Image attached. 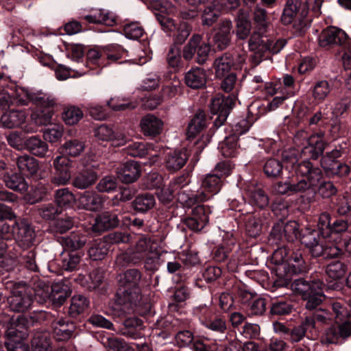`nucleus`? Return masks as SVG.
<instances>
[{"label":"nucleus","instance_id":"obj_1","mask_svg":"<svg viewBox=\"0 0 351 351\" xmlns=\"http://www.w3.org/2000/svg\"><path fill=\"white\" fill-rule=\"evenodd\" d=\"M333 319L336 326H331L324 330L321 337L322 345L341 344L351 336V306L335 302L332 304Z\"/></svg>","mask_w":351,"mask_h":351},{"label":"nucleus","instance_id":"obj_2","mask_svg":"<svg viewBox=\"0 0 351 351\" xmlns=\"http://www.w3.org/2000/svg\"><path fill=\"white\" fill-rule=\"evenodd\" d=\"M142 273L138 269L125 270L118 276L119 288L116 294V303L132 308L137 305L141 299L139 284Z\"/></svg>","mask_w":351,"mask_h":351},{"label":"nucleus","instance_id":"obj_3","mask_svg":"<svg viewBox=\"0 0 351 351\" xmlns=\"http://www.w3.org/2000/svg\"><path fill=\"white\" fill-rule=\"evenodd\" d=\"M130 242L132 243L127 251L117 257V261L122 265L130 263L138 264L156 250L154 241L151 237L145 234L132 235Z\"/></svg>","mask_w":351,"mask_h":351},{"label":"nucleus","instance_id":"obj_4","mask_svg":"<svg viewBox=\"0 0 351 351\" xmlns=\"http://www.w3.org/2000/svg\"><path fill=\"white\" fill-rule=\"evenodd\" d=\"M5 288L10 291L7 301L10 311L24 313L30 309L33 304V289L23 282L8 281Z\"/></svg>","mask_w":351,"mask_h":351},{"label":"nucleus","instance_id":"obj_5","mask_svg":"<svg viewBox=\"0 0 351 351\" xmlns=\"http://www.w3.org/2000/svg\"><path fill=\"white\" fill-rule=\"evenodd\" d=\"M300 242L308 249L314 257L332 258L341 254V250L338 247L332 243H326L316 230L310 228H306L305 232L302 234Z\"/></svg>","mask_w":351,"mask_h":351},{"label":"nucleus","instance_id":"obj_6","mask_svg":"<svg viewBox=\"0 0 351 351\" xmlns=\"http://www.w3.org/2000/svg\"><path fill=\"white\" fill-rule=\"evenodd\" d=\"M293 170L298 182L306 183L304 193L318 185L323 178L322 170L308 160H304L293 165Z\"/></svg>","mask_w":351,"mask_h":351},{"label":"nucleus","instance_id":"obj_7","mask_svg":"<svg viewBox=\"0 0 351 351\" xmlns=\"http://www.w3.org/2000/svg\"><path fill=\"white\" fill-rule=\"evenodd\" d=\"M156 19L162 30L169 36H172L177 44H182L191 32V26L186 22L176 21L168 15L157 14Z\"/></svg>","mask_w":351,"mask_h":351},{"label":"nucleus","instance_id":"obj_8","mask_svg":"<svg viewBox=\"0 0 351 351\" xmlns=\"http://www.w3.org/2000/svg\"><path fill=\"white\" fill-rule=\"evenodd\" d=\"M318 44L326 49L340 46L343 49L351 51V39L345 31L335 26L328 27L321 32L318 36Z\"/></svg>","mask_w":351,"mask_h":351},{"label":"nucleus","instance_id":"obj_9","mask_svg":"<svg viewBox=\"0 0 351 351\" xmlns=\"http://www.w3.org/2000/svg\"><path fill=\"white\" fill-rule=\"evenodd\" d=\"M32 93L22 87L12 84L5 89L0 90V108H6L10 105L25 106L31 102Z\"/></svg>","mask_w":351,"mask_h":351},{"label":"nucleus","instance_id":"obj_10","mask_svg":"<svg viewBox=\"0 0 351 351\" xmlns=\"http://www.w3.org/2000/svg\"><path fill=\"white\" fill-rule=\"evenodd\" d=\"M12 233L18 246L23 250L34 245L36 239L35 231L26 219L16 220L12 225Z\"/></svg>","mask_w":351,"mask_h":351},{"label":"nucleus","instance_id":"obj_11","mask_svg":"<svg viewBox=\"0 0 351 351\" xmlns=\"http://www.w3.org/2000/svg\"><path fill=\"white\" fill-rule=\"evenodd\" d=\"M300 234L299 224L291 221L285 224L283 228L280 225L274 226L269 235L271 244L280 245L287 241L289 244L298 239Z\"/></svg>","mask_w":351,"mask_h":351},{"label":"nucleus","instance_id":"obj_12","mask_svg":"<svg viewBox=\"0 0 351 351\" xmlns=\"http://www.w3.org/2000/svg\"><path fill=\"white\" fill-rule=\"evenodd\" d=\"M235 96L233 95L224 97L217 95L212 99L210 110L212 114L217 117L214 121L216 127H220L226 121L231 109L233 108L235 101Z\"/></svg>","mask_w":351,"mask_h":351},{"label":"nucleus","instance_id":"obj_13","mask_svg":"<svg viewBox=\"0 0 351 351\" xmlns=\"http://www.w3.org/2000/svg\"><path fill=\"white\" fill-rule=\"evenodd\" d=\"M80 21L90 24H102L113 26L117 22V16L114 13L106 9L92 8L84 11L79 16Z\"/></svg>","mask_w":351,"mask_h":351},{"label":"nucleus","instance_id":"obj_14","mask_svg":"<svg viewBox=\"0 0 351 351\" xmlns=\"http://www.w3.org/2000/svg\"><path fill=\"white\" fill-rule=\"evenodd\" d=\"M56 174L51 182L56 186L66 185L71 179V161L65 156H58L53 160Z\"/></svg>","mask_w":351,"mask_h":351},{"label":"nucleus","instance_id":"obj_15","mask_svg":"<svg viewBox=\"0 0 351 351\" xmlns=\"http://www.w3.org/2000/svg\"><path fill=\"white\" fill-rule=\"evenodd\" d=\"M210 208L204 205H197L192 210L191 217L184 220V225L194 232L201 231L208 223Z\"/></svg>","mask_w":351,"mask_h":351},{"label":"nucleus","instance_id":"obj_16","mask_svg":"<svg viewBox=\"0 0 351 351\" xmlns=\"http://www.w3.org/2000/svg\"><path fill=\"white\" fill-rule=\"evenodd\" d=\"M307 266L302 257V253L300 250H293V247L290 250V254L287 259V270L285 273L284 278L285 282L281 284L280 282L276 281L275 284L277 286H283L291 280L290 276L292 274H298L306 272Z\"/></svg>","mask_w":351,"mask_h":351},{"label":"nucleus","instance_id":"obj_17","mask_svg":"<svg viewBox=\"0 0 351 351\" xmlns=\"http://www.w3.org/2000/svg\"><path fill=\"white\" fill-rule=\"evenodd\" d=\"M324 135V132H319L308 138L301 148L302 156L306 158L317 159L325 149V143L322 140Z\"/></svg>","mask_w":351,"mask_h":351},{"label":"nucleus","instance_id":"obj_18","mask_svg":"<svg viewBox=\"0 0 351 351\" xmlns=\"http://www.w3.org/2000/svg\"><path fill=\"white\" fill-rule=\"evenodd\" d=\"M301 0H287L284 8L281 20L284 24L291 23L295 16H298L300 20L299 27L297 29L298 34H302L304 32L307 26V23L304 19L301 17Z\"/></svg>","mask_w":351,"mask_h":351},{"label":"nucleus","instance_id":"obj_19","mask_svg":"<svg viewBox=\"0 0 351 351\" xmlns=\"http://www.w3.org/2000/svg\"><path fill=\"white\" fill-rule=\"evenodd\" d=\"M162 149L160 146L154 143L134 142L125 147V152L132 157L143 158L147 155L151 157H158Z\"/></svg>","mask_w":351,"mask_h":351},{"label":"nucleus","instance_id":"obj_20","mask_svg":"<svg viewBox=\"0 0 351 351\" xmlns=\"http://www.w3.org/2000/svg\"><path fill=\"white\" fill-rule=\"evenodd\" d=\"M79 206L89 211H99L105 202V198L95 191H86L78 198Z\"/></svg>","mask_w":351,"mask_h":351},{"label":"nucleus","instance_id":"obj_21","mask_svg":"<svg viewBox=\"0 0 351 351\" xmlns=\"http://www.w3.org/2000/svg\"><path fill=\"white\" fill-rule=\"evenodd\" d=\"M118 178L123 183L135 182L141 176V165L135 161L127 162L117 168Z\"/></svg>","mask_w":351,"mask_h":351},{"label":"nucleus","instance_id":"obj_22","mask_svg":"<svg viewBox=\"0 0 351 351\" xmlns=\"http://www.w3.org/2000/svg\"><path fill=\"white\" fill-rule=\"evenodd\" d=\"M293 243L282 245L278 247L273 253L271 257V262L276 265V271L277 276L280 278H283L285 273L287 270V264L289 255L290 254V249L293 247Z\"/></svg>","mask_w":351,"mask_h":351},{"label":"nucleus","instance_id":"obj_23","mask_svg":"<svg viewBox=\"0 0 351 351\" xmlns=\"http://www.w3.org/2000/svg\"><path fill=\"white\" fill-rule=\"evenodd\" d=\"M140 127L145 136L154 137L162 132L163 122L155 115L147 114L142 117Z\"/></svg>","mask_w":351,"mask_h":351},{"label":"nucleus","instance_id":"obj_24","mask_svg":"<svg viewBox=\"0 0 351 351\" xmlns=\"http://www.w3.org/2000/svg\"><path fill=\"white\" fill-rule=\"evenodd\" d=\"M306 183L302 181L298 182L293 176L285 181L278 182L274 185V191L280 195H291L304 193Z\"/></svg>","mask_w":351,"mask_h":351},{"label":"nucleus","instance_id":"obj_25","mask_svg":"<svg viewBox=\"0 0 351 351\" xmlns=\"http://www.w3.org/2000/svg\"><path fill=\"white\" fill-rule=\"evenodd\" d=\"M28 320L24 315H19L16 319H12L5 335L6 338L25 339L27 335Z\"/></svg>","mask_w":351,"mask_h":351},{"label":"nucleus","instance_id":"obj_26","mask_svg":"<svg viewBox=\"0 0 351 351\" xmlns=\"http://www.w3.org/2000/svg\"><path fill=\"white\" fill-rule=\"evenodd\" d=\"M52 329L57 341H66L72 337L75 326L72 322L58 319L52 322Z\"/></svg>","mask_w":351,"mask_h":351},{"label":"nucleus","instance_id":"obj_27","mask_svg":"<svg viewBox=\"0 0 351 351\" xmlns=\"http://www.w3.org/2000/svg\"><path fill=\"white\" fill-rule=\"evenodd\" d=\"M325 285L319 280H313V290L304 296L306 301V308L313 310L317 308L324 300L325 295L323 292Z\"/></svg>","mask_w":351,"mask_h":351},{"label":"nucleus","instance_id":"obj_28","mask_svg":"<svg viewBox=\"0 0 351 351\" xmlns=\"http://www.w3.org/2000/svg\"><path fill=\"white\" fill-rule=\"evenodd\" d=\"M57 241L64 250L77 252V250L84 246L87 239L85 235L73 232L69 235L57 237Z\"/></svg>","mask_w":351,"mask_h":351},{"label":"nucleus","instance_id":"obj_29","mask_svg":"<svg viewBox=\"0 0 351 351\" xmlns=\"http://www.w3.org/2000/svg\"><path fill=\"white\" fill-rule=\"evenodd\" d=\"M222 182L220 176L214 173H208L201 180L200 191L209 196V199L221 190Z\"/></svg>","mask_w":351,"mask_h":351},{"label":"nucleus","instance_id":"obj_30","mask_svg":"<svg viewBox=\"0 0 351 351\" xmlns=\"http://www.w3.org/2000/svg\"><path fill=\"white\" fill-rule=\"evenodd\" d=\"M17 167L21 173L27 176H33L39 169L38 161L28 154L18 156L15 158Z\"/></svg>","mask_w":351,"mask_h":351},{"label":"nucleus","instance_id":"obj_31","mask_svg":"<svg viewBox=\"0 0 351 351\" xmlns=\"http://www.w3.org/2000/svg\"><path fill=\"white\" fill-rule=\"evenodd\" d=\"M27 116V112L24 110H10L1 115V123L7 128H18L25 122Z\"/></svg>","mask_w":351,"mask_h":351},{"label":"nucleus","instance_id":"obj_32","mask_svg":"<svg viewBox=\"0 0 351 351\" xmlns=\"http://www.w3.org/2000/svg\"><path fill=\"white\" fill-rule=\"evenodd\" d=\"M189 156L184 150L170 151L165 158V164L169 171H178L186 164Z\"/></svg>","mask_w":351,"mask_h":351},{"label":"nucleus","instance_id":"obj_33","mask_svg":"<svg viewBox=\"0 0 351 351\" xmlns=\"http://www.w3.org/2000/svg\"><path fill=\"white\" fill-rule=\"evenodd\" d=\"M209 199V196L204 192L197 191L193 194L190 191H186L180 188L178 193V200L185 207H192L195 204L202 203Z\"/></svg>","mask_w":351,"mask_h":351},{"label":"nucleus","instance_id":"obj_34","mask_svg":"<svg viewBox=\"0 0 351 351\" xmlns=\"http://www.w3.org/2000/svg\"><path fill=\"white\" fill-rule=\"evenodd\" d=\"M97 178V173L94 170L86 169L79 172L74 177L72 184L78 189L84 190L93 186Z\"/></svg>","mask_w":351,"mask_h":351},{"label":"nucleus","instance_id":"obj_35","mask_svg":"<svg viewBox=\"0 0 351 351\" xmlns=\"http://www.w3.org/2000/svg\"><path fill=\"white\" fill-rule=\"evenodd\" d=\"M251 27L249 13L243 10H239L236 19L235 33L237 38L245 40L250 34Z\"/></svg>","mask_w":351,"mask_h":351},{"label":"nucleus","instance_id":"obj_36","mask_svg":"<svg viewBox=\"0 0 351 351\" xmlns=\"http://www.w3.org/2000/svg\"><path fill=\"white\" fill-rule=\"evenodd\" d=\"M26 149L32 155L44 158L49 149L47 143L38 136H32L24 142Z\"/></svg>","mask_w":351,"mask_h":351},{"label":"nucleus","instance_id":"obj_37","mask_svg":"<svg viewBox=\"0 0 351 351\" xmlns=\"http://www.w3.org/2000/svg\"><path fill=\"white\" fill-rule=\"evenodd\" d=\"M95 136L102 141H117V145H124L126 142L125 138L121 134H115L112 128L106 125H101L95 130Z\"/></svg>","mask_w":351,"mask_h":351},{"label":"nucleus","instance_id":"obj_38","mask_svg":"<svg viewBox=\"0 0 351 351\" xmlns=\"http://www.w3.org/2000/svg\"><path fill=\"white\" fill-rule=\"evenodd\" d=\"M184 80L189 87L193 89L200 88L206 84V72L199 67L191 69L185 74Z\"/></svg>","mask_w":351,"mask_h":351},{"label":"nucleus","instance_id":"obj_39","mask_svg":"<svg viewBox=\"0 0 351 351\" xmlns=\"http://www.w3.org/2000/svg\"><path fill=\"white\" fill-rule=\"evenodd\" d=\"M329 104H324L314 111H308L306 121L309 127H322L328 121Z\"/></svg>","mask_w":351,"mask_h":351},{"label":"nucleus","instance_id":"obj_40","mask_svg":"<svg viewBox=\"0 0 351 351\" xmlns=\"http://www.w3.org/2000/svg\"><path fill=\"white\" fill-rule=\"evenodd\" d=\"M5 185L14 191L24 193L28 190V184L21 173L4 175Z\"/></svg>","mask_w":351,"mask_h":351},{"label":"nucleus","instance_id":"obj_41","mask_svg":"<svg viewBox=\"0 0 351 351\" xmlns=\"http://www.w3.org/2000/svg\"><path fill=\"white\" fill-rule=\"evenodd\" d=\"M119 224V219L116 214L105 212L95 219L93 229L95 231L104 232L115 228Z\"/></svg>","mask_w":351,"mask_h":351},{"label":"nucleus","instance_id":"obj_42","mask_svg":"<svg viewBox=\"0 0 351 351\" xmlns=\"http://www.w3.org/2000/svg\"><path fill=\"white\" fill-rule=\"evenodd\" d=\"M31 102L36 108L50 110H53L58 104L57 99L53 95L42 92L33 93Z\"/></svg>","mask_w":351,"mask_h":351},{"label":"nucleus","instance_id":"obj_43","mask_svg":"<svg viewBox=\"0 0 351 351\" xmlns=\"http://www.w3.org/2000/svg\"><path fill=\"white\" fill-rule=\"evenodd\" d=\"M156 199L153 194L145 193L138 195L132 202L134 210L145 213L154 207Z\"/></svg>","mask_w":351,"mask_h":351},{"label":"nucleus","instance_id":"obj_44","mask_svg":"<svg viewBox=\"0 0 351 351\" xmlns=\"http://www.w3.org/2000/svg\"><path fill=\"white\" fill-rule=\"evenodd\" d=\"M234 64V58L230 53H224L217 58L214 62V68L216 77L222 78L228 75Z\"/></svg>","mask_w":351,"mask_h":351},{"label":"nucleus","instance_id":"obj_45","mask_svg":"<svg viewBox=\"0 0 351 351\" xmlns=\"http://www.w3.org/2000/svg\"><path fill=\"white\" fill-rule=\"evenodd\" d=\"M89 304V300L86 296L81 294L75 295L71 300L69 315L73 318H77L88 309Z\"/></svg>","mask_w":351,"mask_h":351},{"label":"nucleus","instance_id":"obj_46","mask_svg":"<svg viewBox=\"0 0 351 351\" xmlns=\"http://www.w3.org/2000/svg\"><path fill=\"white\" fill-rule=\"evenodd\" d=\"M247 196L252 205L263 208L269 204V197L261 188L253 186L247 190Z\"/></svg>","mask_w":351,"mask_h":351},{"label":"nucleus","instance_id":"obj_47","mask_svg":"<svg viewBox=\"0 0 351 351\" xmlns=\"http://www.w3.org/2000/svg\"><path fill=\"white\" fill-rule=\"evenodd\" d=\"M206 126V114L202 110H199L191 119L188 125L187 134L189 138L196 136Z\"/></svg>","mask_w":351,"mask_h":351},{"label":"nucleus","instance_id":"obj_48","mask_svg":"<svg viewBox=\"0 0 351 351\" xmlns=\"http://www.w3.org/2000/svg\"><path fill=\"white\" fill-rule=\"evenodd\" d=\"M53 114V110L35 108L32 112L30 117L34 123L42 126L51 124Z\"/></svg>","mask_w":351,"mask_h":351},{"label":"nucleus","instance_id":"obj_49","mask_svg":"<svg viewBox=\"0 0 351 351\" xmlns=\"http://www.w3.org/2000/svg\"><path fill=\"white\" fill-rule=\"evenodd\" d=\"M109 251V246L103 239L95 240L88 250L90 258L93 261L104 259Z\"/></svg>","mask_w":351,"mask_h":351},{"label":"nucleus","instance_id":"obj_50","mask_svg":"<svg viewBox=\"0 0 351 351\" xmlns=\"http://www.w3.org/2000/svg\"><path fill=\"white\" fill-rule=\"evenodd\" d=\"M184 180L185 178L184 176L179 177L171 182L169 186L162 188L160 191L157 193L159 201L163 204L169 203L173 198L174 191L180 186V184L184 181Z\"/></svg>","mask_w":351,"mask_h":351},{"label":"nucleus","instance_id":"obj_51","mask_svg":"<svg viewBox=\"0 0 351 351\" xmlns=\"http://www.w3.org/2000/svg\"><path fill=\"white\" fill-rule=\"evenodd\" d=\"M84 143L76 138L66 141L62 146V153L72 157L80 156L84 152Z\"/></svg>","mask_w":351,"mask_h":351},{"label":"nucleus","instance_id":"obj_52","mask_svg":"<svg viewBox=\"0 0 351 351\" xmlns=\"http://www.w3.org/2000/svg\"><path fill=\"white\" fill-rule=\"evenodd\" d=\"M55 201L58 207H71L75 201L73 193L68 188L58 189L55 194Z\"/></svg>","mask_w":351,"mask_h":351},{"label":"nucleus","instance_id":"obj_53","mask_svg":"<svg viewBox=\"0 0 351 351\" xmlns=\"http://www.w3.org/2000/svg\"><path fill=\"white\" fill-rule=\"evenodd\" d=\"M249 49L256 53H262L267 51V41L263 38L260 32H254L248 41Z\"/></svg>","mask_w":351,"mask_h":351},{"label":"nucleus","instance_id":"obj_54","mask_svg":"<svg viewBox=\"0 0 351 351\" xmlns=\"http://www.w3.org/2000/svg\"><path fill=\"white\" fill-rule=\"evenodd\" d=\"M341 156V152L338 149H332L331 152H326L321 159V166L326 172L330 173L335 170V167L339 162L337 158Z\"/></svg>","mask_w":351,"mask_h":351},{"label":"nucleus","instance_id":"obj_55","mask_svg":"<svg viewBox=\"0 0 351 351\" xmlns=\"http://www.w3.org/2000/svg\"><path fill=\"white\" fill-rule=\"evenodd\" d=\"M331 88L329 82L326 80H320L315 82L312 89V96L317 101H324L329 95Z\"/></svg>","mask_w":351,"mask_h":351},{"label":"nucleus","instance_id":"obj_56","mask_svg":"<svg viewBox=\"0 0 351 351\" xmlns=\"http://www.w3.org/2000/svg\"><path fill=\"white\" fill-rule=\"evenodd\" d=\"M238 147H239L238 140L230 135L226 136L224 141L219 145L221 153L224 157L235 156Z\"/></svg>","mask_w":351,"mask_h":351},{"label":"nucleus","instance_id":"obj_57","mask_svg":"<svg viewBox=\"0 0 351 351\" xmlns=\"http://www.w3.org/2000/svg\"><path fill=\"white\" fill-rule=\"evenodd\" d=\"M123 32L126 38L132 40L139 39L145 33L144 28L138 21L125 23L123 25Z\"/></svg>","mask_w":351,"mask_h":351},{"label":"nucleus","instance_id":"obj_58","mask_svg":"<svg viewBox=\"0 0 351 351\" xmlns=\"http://www.w3.org/2000/svg\"><path fill=\"white\" fill-rule=\"evenodd\" d=\"M51 347L48 333H38L32 340V351H49Z\"/></svg>","mask_w":351,"mask_h":351},{"label":"nucleus","instance_id":"obj_59","mask_svg":"<svg viewBox=\"0 0 351 351\" xmlns=\"http://www.w3.org/2000/svg\"><path fill=\"white\" fill-rule=\"evenodd\" d=\"M347 271V266L339 261H335L329 263L326 268V275L332 280L343 278Z\"/></svg>","mask_w":351,"mask_h":351},{"label":"nucleus","instance_id":"obj_60","mask_svg":"<svg viewBox=\"0 0 351 351\" xmlns=\"http://www.w3.org/2000/svg\"><path fill=\"white\" fill-rule=\"evenodd\" d=\"M282 163L275 158H269L264 165V173L268 178H277L282 173Z\"/></svg>","mask_w":351,"mask_h":351},{"label":"nucleus","instance_id":"obj_61","mask_svg":"<svg viewBox=\"0 0 351 351\" xmlns=\"http://www.w3.org/2000/svg\"><path fill=\"white\" fill-rule=\"evenodd\" d=\"M82 110L75 106H68L62 112V119L66 124L73 125L77 123L83 117Z\"/></svg>","mask_w":351,"mask_h":351},{"label":"nucleus","instance_id":"obj_62","mask_svg":"<svg viewBox=\"0 0 351 351\" xmlns=\"http://www.w3.org/2000/svg\"><path fill=\"white\" fill-rule=\"evenodd\" d=\"M202 36L199 34H194L190 38L189 43L183 47L182 56L186 60H191L195 58V54L198 45L201 43Z\"/></svg>","mask_w":351,"mask_h":351},{"label":"nucleus","instance_id":"obj_63","mask_svg":"<svg viewBox=\"0 0 351 351\" xmlns=\"http://www.w3.org/2000/svg\"><path fill=\"white\" fill-rule=\"evenodd\" d=\"M82 254L80 252L71 251L62 258V267L69 271L77 269L81 261Z\"/></svg>","mask_w":351,"mask_h":351},{"label":"nucleus","instance_id":"obj_64","mask_svg":"<svg viewBox=\"0 0 351 351\" xmlns=\"http://www.w3.org/2000/svg\"><path fill=\"white\" fill-rule=\"evenodd\" d=\"M245 230L250 237H256L260 234L261 223L258 215L254 214L247 217Z\"/></svg>","mask_w":351,"mask_h":351}]
</instances>
